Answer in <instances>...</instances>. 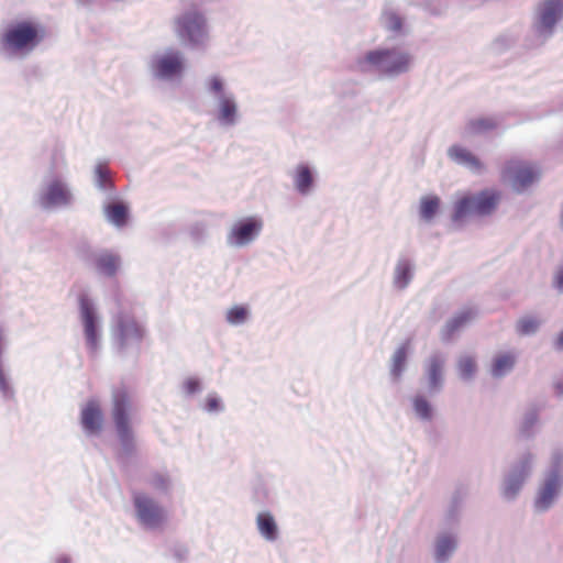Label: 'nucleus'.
Here are the masks:
<instances>
[{"label": "nucleus", "mask_w": 563, "mask_h": 563, "mask_svg": "<svg viewBox=\"0 0 563 563\" xmlns=\"http://www.w3.org/2000/svg\"><path fill=\"white\" fill-rule=\"evenodd\" d=\"M47 34V27L36 19H13L0 30V56L5 60L25 59L46 40Z\"/></svg>", "instance_id": "nucleus-1"}, {"label": "nucleus", "mask_w": 563, "mask_h": 563, "mask_svg": "<svg viewBox=\"0 0 563 563\" xmlns=\"http://www.w3.org/2000/svg\"><path fill=\"white\" fill-rule=\"evenodd\" d=\"M413 56L397 46H378L364 52L354 60L355 70L363 75H375L378 79H396L409 73Z\"/></svg>", "instance_id": "nucleus-2"}, {"label": "nucleus", "mask_w": 563, "mask_h": 563, "mask_svg": "<svg viewBox=\"0 0 563 563\" xmlns=\"http://www.w3.org/2000/svg\"><path fill=\"white\" fill-rule=\"evenodd\" d=\"M110 333L113 353L121 360L134 356L137 361L148 333L146 320L132 311L119 309L111 319Z\"/></svg>", "instance_id": "nucleus-3"}, {"label": "nucleus", "mask_w": 563, "mask_h": 563, "mask_svg": "<svg viewBox=\"0 0 563 563\" xmlns=\"http://www.w3.org/2000/svg\"><path fill=\"white\" fill-rule=\"evenodd\" d=\"M132 402L124 386L112 390L111 419L120 449L117 459L128 464L136 453L135 433L131 421Z\"/></svg>", "instance_id": "nucleus-4"}, {"label": "nucleus", "mask_w": 563, "mask_h": 563, "mask_svg": "<svg viewBox=\"0 0 563 563\" xmlns=\"http://www.w3.org/2000/svg\"><path fill=\"white\" fill-rule=\"evenodd\" d=\"M563 493V450L555 449L551 452L549 462L542 471L532 508L536 514H545L560 499Z\"/></svg>", "instance_id": "nucleus-5"}, {"label": "nucleus", "mask_w": 563, "mask_h": 563, "mask_svg": "<svg viewBox=\"0 0 563 563\" xmlns=\"http://www.w3.org/2000/svg\"><path fill=\"white\" fill-rule=\"evenodd\" d=\"M499 201V191L492 188H485L474 194H465L453 203L451 213L452 224L460 228L467 218L488 217L497 209Z\"/></svg>", "instance_id": "nucleus-6"}, {"label": "nucleus", "mask_w": 563, "mask_h": 563, "mask_svg": "<svg viewBox=\"0 0 563 563\" xmlns=\"http://www.w3.org/2000/svg\"><path fill=\"white\" fill-rule=\"evenodd\" d=\"M562 19L563 0L541 1L532 19V34L525 37V46L529 49L543 46L554 36L556 25Z\"/></svg>", "instance_id": "nucleus-7"}, {"label": "nucleus", "mask_w": 563, "mask_h": 563, "mask_svg": "<svg viewBox=\"0 0 563 563\" xmlns=\"http://www.w3.org/2000/svg\"><path fill=\"white\" fill-rule=\"evenodd\" d=\"M206 93L216 101V120L219 125L231 128L240 120L239 106L235 95L227 88L225 79L219 74H212L203 80Z\"/></svg>", "instance_id": "nucleus-8"}, {"label": "nucleus", "mask_w": 563, "mask_h": 563, "mask_svg": "<svg viewBox=\"0 0 563 563\" xmlns=\"http://www.w3.org/2000/svg\"><path fill=\"white\" fill-rule=\"evenodd\" d=\"M147 70L153 80L168 84L178 82L186 70L185 55L175 47L153 53L147 60Z\"/></svg>", "instance_id": "nucleus-9"}, {"label": "nucleus", "mask_w": 563, "mask_h": 563, "mask_svg": "<svg viewBox=\"0 0 563 563\" xmlns=\"http://www.w3.org/2000/svg\"><path fill=\"white\" fill-rule=\"evenodd\" d=\"M176 30L181 42L195 51H203L209 41L207 18L197 10H188L176 20Z\"/></svg>", "instance_id": "nucleus-10"}, {"label": "nucleus", "mask_w": 563, "mask_h": 563, "mask_svg": "<svg viewBox=\"0 0 563 563\" xmlns=\"http://www.w3.org/2000/svg\"><path fill=\"white\" fill-rule=\"evenodd\" d=\"M534 462L536 455L531 451H525L510 464L500 484V496L504 500L515 501L518 498L532 474Z\"/></svg>", "instance_id": "nucleus-11"}, {"label": "nucleus", "mask_w": 563, "mask_h": 563, "mask_svg": "<svg viewBox=\"0 0 563 563\" xmlns=\"http://www.w3.org/2000/svg\"><path fill=\"white\" fill-rule=\"evenodd\" d=\"M79 319L82 325L86 349L91 357L101 349L102 321L93 300L87 294L78 296Z\"/></svg>", "instance_id": "nucleus-12"}, {"label": "nucleus", "mask_w": 563, "mask_h": 563, "mask_svg": "<svg viewBox=\"0 0 563 563\" xmlns=\"http://www.w3.org/2000/svg\"><path fill=\"white\" fill-rule=\"evenodd\" d=\"M132 505L137 523L145 530H161L167 522V510L152 496L142 493H132Z\"/></svg>", "instance_id": "nucleus-13"}, {"label": "nucleus", "mask_w": 563, "mask_h": 563, "mask_svg": "<svg viewBox=\"0 0 563 563\" xmlns=\"http://www.w3.org/2000/svg\"><path fill=\"white\" fill-rule=\"evenodd\" d=\"M35 202L42 210L69 207L74 195L69 185L59 176L53 175L35 195Z\"/></svg>", "instance_id": "nucleus-14"}, {"label": "nucleus", "mask_w": 563, "mask_h": 563, "mask_svg": "<svg viewBox=\"0 0 563 563\" xmlns=\"http://www.w3.org/2000/svg\"><path fill=\"white\" fill-rule=\"evenodd\" d=\"M262 229L263 221L260 217L250 216L239 219L227 235V244L232 247H244L258 238Z\"/></svg>", "instance_id": "nucleus-15"}, {"label": "nucleus", "mask_w": 563, "mask_h": 563, "mask_svg": "<svg viewBox=\"0 0 563 563\" xmlns=\"http://www.w3.org/2000/svg\"><path fill=\"white\" fill-rule=\"evenodd\" d=\"M102 211L106 220L115 228H124L130 222L131 208L118 192L113 197H104Z\"/></svg>", "instance_id": "nucleus-16"}, {"label": "nucleus", "mask_w": 563, "mask_h": 563, "mask_svg": "<svg viewBox=\"0 0 563 563\" xmlns=\"http://www.w3.org/2000/svg\"><path fill=\"white\" fill-rule=\"evenodd\" d=\"M104 417L99 402L89 399L80 410V426L87 437H98L103 429Z\"/></svg>", "instance_id": "nucleus-17"}, {"label": "nucleus", "mask_w": 563, "mask_h": 563, "mask_svg": "<svg viewBox=\"0 0 563 563\" xmlns=\"http://www.w3.org/2000/svg\"><path fill=\"white\" fill-rule=\"evenodd\" d=\"M444 357L441 353H432L424 365V377L430 395H438L444 386Z\"/></svg>", "instance_id": "nucleus-18"}, {"label": "nucleus", "mask_w": 563, "mask_h": 563, "mask_svg": "<svg viewBox=\"0 0 563 563\" xmlns=\"http://www.w3.org/2000/svg\"><path fill=\"white\" fill-rule=\"evenodd\" d=\"M7 347V331L0 324V397L3 401H11L15 399V389L5 364Z\"/></svg>", "instance_id": "nucleus-19"}, {"label": "nucleus", "mask_w": 563, "mask_h": 563, "mask_svg": "<svg viewBox=\"0 0 563 563\" xmlns=\"http://www.w3.org/2000/svg\"><path fill=\"white\" fill-rule=\"evenodd\" d=\"M459 548L457 536L453 532H439L433 542L434 563H449Z\"/></svg>", "instance_id": "nucleus-20"}, {"label": "nucleus", "mask_w": 563, "mask_h": 563, "mask_svg": "<svg viewBox=\"0 0 563 563\" xmlns=\"http://www.w3.org/2000/svg\"><path fill=\"white\" fill-rule=\"evenodd\" d=\"M292 181L296 191L301 196L310 195L317 184V170L308 163H300L295 167Z\"/></svg>", "instance_id": "nucleus-21"}, {"label": "nucleus", "mask_w": 563, "mask_h": 563, "mask_svg": "<svg viewBox=\"0 0 563 563\" xmlns=\"http://www.w3.org/2000/svg\"><path fill=\"white\" fill-rule=\"evenodd\" d=\"M465 497L466 492L463 487H457L454 489L443 516V523L445 527L454 528L459 526Z\"/></svg>", "instance_id": "nucleus-22"}, {"label": "nucleus", "mask_w": 563, "mask_h": 563, "mask_svg": "<svg viewBox=\"0 0 563 563\" xmlns=\"http://www.w3.org/2000/svg\"><path fill=\"white\" fill-rule=\"evenodd\" d=\"M475 316L476 311L472 308H467L455 313L441 329L440 336L442 342H450L455 333L474 319Z\"/></svg>", "instance_id": "nucleus-23"}, {"label": "nucleus", "mask_w": 563, "mask_h": 563, "mask_svg": "<svg viewBox=\"0 0 563 563\" xmlns=\"http://www.w3.org/2000/svg\"><path fill=\"white\" fill-rule=\"evenodd\" d=\"M511 179L517 191H522L539 179V170L529 166H507L505 169Z\"/></svg>", "instance_id": "nucleus-24"}, {"label": "nucleus", "mask_w": 563, "mask_h": 563, "mask_svg": "<svg viewBox=\"0 0 563 563\" xmlns=\"http://www.w3.org/2000/svg\"><path fill=\"white\" fill-rule=\"evenodd\" d=\"M448 156L457 165L465 166L471 170L478 172L483 168V163L467 148L454 144L449 147Z\"/></svg>", "instance_id": "nucleus-25"}, {"label": "nucleus", "mask_w": 563, "mask_h": 563, "mask_svg": "<svg viewBox=\"0 0 563 563\" xmlns=\"http://www.w3.org/2000/svg\"><path fill=\"white\" fill-rule=\"evenodd\" d=\"M255 521L257 531L264 540L275 542L279 538V528L271 511L258 512Z\"/></svg>", "instance_id": "nucleus-26"}, {"label": "nucleus", "mask_w": 563, "mask_h": 563, "mask_svg": "<svg viewBox=\"0 0 563 563\" xmlns=\"http://www.w3.org/2000/svg\"><path fill=\"white\" fill-rule=\"evenodd\" d=\"M410 351V341L402 342L394 352L390 358V376L395 382H398L404 375Z\"/></svg>", "instance_id": "nucleus-27"}, {"label": "nucleus", "mask_w": 563, "mask_h": 563, "mask_svg": "<svg viewBox=\"0 0 563 563\" xmlns=\"http://www.w3.org/2000/svg\"><path fill=\"white\" fill-rule=\"evenodd\" d=\"M415 265L411 260L400 256L397 260L393 284L395 288L404 290L406 289L413 278Z\"/></svg>", "instance_id": "nucleus-28"}, {"label": "nucleus", "mask_w": 563, "mask_h": 563, "mask_svg": "<svg viewBox=\"0 0 563 563\" xmlns=\"http://www.w3.org/2000/svg\"><path fill=\"white\" fill-rule=\"evenodd\" d=\"M111 172L106 163H98L93 169V185L104 194V197H113L118 192L114 183L110 179Z\"/></svg>", "instance_id": "nucleus-29"}, {"label": "nucleus", "mask_w": 563, "mask_h": 563, "mask_svg": "<svg viewBox=\"0 0 563 563\" xmlns=\"http://www.w3.org/2000/svg\"><path fill=\"white\" fill-rule=\"evenodd\" d=\"M120 265L121 257L118 254L104 250L99 253L93 266L99 274L111 278L117 275Z\"/></svg>", "instance_id": "nucleus-30"}, {"label": "nucleus", "mask_w": 563, "mask_h": 563, "mask_svg": "<svg viewBox=\"0 0 563 563\" xmlns=\"http://www.w3.org/2000/svg\"><path fill=\"white\" fill-rule=\"evenodd\" d=\"M146 484L161 496H170L174 489L173 478L167 471L152 472L145 479Z\"/></svg>", "instance_id": "nucleus-31"}, {"label": "nucleus", "mask_w": 563, "mask_h": 563, "mask_svg": "<svg viewBox=\"0 0 563 563\" xmlns=\"http://www.w3.org/2000/svg\"><path fill=\"white\" fill-rule=\"evenodd\" d=\"M380 22L383 27L394 37L406 35L405 20L398 12L391 9L384 10Z\"/></svg>", "instance_id": "nucleus-32"}, {"label": "nucleus", "mask_w": 563, "mask_h": 563, "mask_svg": "<svg viewBox=\"0 0 563 563\" xmlns=\"http://www.w3.org/2000/svg\"><path fill=\"white\" fill-rule=\"evenodd\" d=\"M516 365V356L510 353H500L494 356L490 365V375L494 378H503L508 375Z\"/></svg>", "instance_id": "nucleus-33"}, {"label": "nucleus", "mask_w": 563, "mask_h": 563, "mask_svg": "<svg viewBox=\"0 0 563 563\" xmlns=\"http://www.w3.org/2000/svg\"><path fill=\"white\" fill-rule=\"evenodd\" d=\"M539 416V409L537 407H531L526 410L519 426L520 438L530 440L534 437Z\"/></svg>", "instance_id": "nucleus-34"}, {"label": "nucleus", "mask_w": 563, "mask_h": 563, "mask_svg": "<svg viewBox=\"0 0 563 563\" xmlns=\"http://www.w3.org/2000/svg\"><path fill=\"white\" fill-rule=\"evenodd\" d=\"M411 406L416 417L419 420L429 422L433 419V405L423 394L415 395L411 399Z\"/></svg>", "instance_id": "nucleus-35"}, {"label": "nucleus", "mask_w": 563, "mask_h": 563, "mask_svg": "<svg viewBox=\"0 0 563 563\" xmlns=\"http://www.w3.org/2000/svg\"><path fill=\"white\" fill-rule=\"evenodd\" d=\"M441 199L437 195L421 197L419 216L426 222H431L440 211Z\"/></svg>", "instance_id": "nucleus-36"}, {"label": "nucleus", "mask_w": 563, "mask_h": 563, "mask_svg": "<svg viewBox=\"0 0 563 563\" xmlns=\"http://www.w3.org/2000/svg\"><path fill=\"white\" fill-rule=\"evenodd\" d=\"M497 128V123L490 118H475L468 120L464 128L465 136L482 135Z\"/></svg>", "instance_id": "nucleus-37"}, {"label": "nucleus", "mask_w": 563, "mask_h": 563, "mask_svg": "<svg viewBox=\"0 0 563 563\" xmlns=\"http://www.w3.org/2000/svg\"><path fill=\"white\" fill-rule=\"evenodd\" d=\"M456 367H457L459 377L463 382L473 380L477 373L476 360L471 355H463V356L459 357Z\"/></svg>", "instance_id": "nucleus-38"}, {"label": "nucleus", "mask_w": 563, "mask_h": 563, "mask_svg": "<svg viewBox=\"0 0 563 563\" xmlns=\"http://www.w3.org/2000/svg\"><path fill=\"white\" fill-rule=\"evenodd\" d=\"M251 310L245 305H235L231 307L225 314V320L230 325L239 327L249 321Z\"/></svg>", "instance_id": "nucleus-39"}, {"label": "nucleus", "mask_w": 563, "mask_h": 563, "mask_svg": "<svg viewBox=\"0 0 563 563\" xmlns=\"http://www.w3.org/2000/svg\"><path fill=\"white\" fill-rule=\"evenodd\" d=\"M202 409L210 415H219L225 410L221 397L217 393H209L206 397Z\"/></svg>", "instance_id": "nucleus-40"}, {"label": "nucleus", "mask_w": 563, "mask_h": 563, "mask_svg": "<svg viewBox=\"0 0 563 563\" xmlns=\"http://www.w3.org/2000/svg\"><path fill=\"white\" fill-rule=\"evenodd\" d=\"M189 554V550L186 544L181 542H173L167 545L166 556H172L176 563H184Z\"/></svg>", "instance_id": "nucleus-41"}, {"label": "nucleus", "mask_w": 563, "mask_h": 563, "mask_svg": "<svg viewBox=\"0 0 563 563\" xmlns=\"http://www.w3.org/2000/svg\"><path fill=\"white\" fill-rule=\"evenodd\" d=\"M539 321L532 317L521 318L517 323V332L521 335H532L539 329Z\"/></svg>", "instance_id": "nucleus-42"}, {"label": "nucleus", "mask_w": 563, "mask_h": 563, "mask_svg": "<svg viewBox=\"0 0 563 563\" xmlns=\"http://www.w3.org/2000/svg\"><path fill=\"white\" fill-rule=\"evenodd\" d=\"M432 15H441L448 8V0H417Z\"/></svg>", "instance_id": "nucleus-43"}, {"label": "nucleus", "mask_w": 563, "mask_h": 563, "mask_svg": "<svg viewBox=\"0 0 563 563\" xmlns=\"http://www.w3.org/2000/svg\"><path fill=\"white\" fill-rule=\"evenodd\" d=\"M77 255L84 263L95 265L99 253L89 243L82 242L77 247Z\"/></svg>", "instance_id": "nucleus-44"}, {"label": "nucleus", "mask_w": 563, "mask_h": 563, "mask_svg": "<svg viewBox=\"0 0 563 563\" xmlns=\"http://www.w3.org/2000/svg\"><path fill=\"white\" fill-rule=\"evenodd\" d=\"M253 500L260 506H267L273 501L267 487L261 483L254 487Z\"/></svg>", "instance_id": "nucleus-45"}, {"label": "nucleus", "mask_w": 563, "mask_h": 563, "mask_svg": "<svg viewBox=\"0 0 563 563\" xmlns=\"http://www.w3.org/2000/svg\"><path fill=\"white\" fill-rule=\"evenodd\" d=\"M183 388L187 396H192L201 391V380L198 377H189L184 382Z\"/></svg>", "instance_id": "nucleus-46"}, {"label": "nucleus", "mask_w": 563, "mask_h": 563, "mask_svg": "<svg viewBox=\"0 0 563 563\" xmlns=\"http://www.w3.org/2000/svg\"><path fill=\"white\" fill-rule=\"evenodd\" d=\"M552 287L559 292L563 294V262L558 265L553 277H552Z\"/></svg>", "instance_id": "nucleus-47"}, {"label": "nucleus", "mask_w": 563, "mask_h": 563, "mask_svg": "<svg viewBox=\"0 0 563 563\" xmlns=\"http://www.w3.org/2000/svg\"><path fill=\"white\" fill-rule=\"evenodd\" d=\"M60 163H63V157L57 150H54L51 156L49 175H53L59 168Z\"/></svg>", "instance_id": "nucleus-48"}, {"label": "nucleus", "mask_w": 563, "mask_h": 563, "mask_svg": "<svg viewBox=\"0 0 563 563\" xmlns=\"http://www.w3.org/2000/svg\"><path fill=\"white\" fill-rule=\"evenodd\" d=\"M495 44L501 45L504 48H508L512 44V40L509 36L503 35L496 38Z\"/></svg>", "instance_id": "nucleus-49"}, {"label": "nucleus", "mask_w": 563, "mask_h": 563, "mask_svg": "<svg viewBox=\"0 0 563 563\" xmlns=\"http://www.w3.org/2000/svg\"><path fill=\"white\" fill-rule=\"evenodd\" d=\"M553 347L558 352H563V330L558 334Z\"/></svg>", "instance_id": "nucleus-50"}, {"label": "nucleus", "mask_w": 563, "mask_h": 563, "mask_svg": "<svg viewBox=\"0 0 563 563\" xmlns=\"http://www.w3.org/2000/svg\"><path fill=\"white\" fill-rule=\"evenodd\" d=\"M553 387H554L556 395L560 397H563V382L562 380L555 382Z\"/></svg>", "instance_id": "nucleus-51"}, {"label": "nucleus", "mask_w": 563, "mask_h": 563, "mask_svg": "<svg viewBox=\"0 0 563 563\" xmlns=\"http://www.w3.org/2000/svg\"><path fill=\"white\" fill-rule=\"evenodd\" d=\"M76 1L79 5H82L86 8H91L96 2V0H76Z\"/></svg>", "instance_id": "nucleus-52"}, {"label": "nucleus", "mask_w": 563, "mask_h": 563, "mask_svg": "<svg viewBox=\"0 0 563 563\" xmlns=\"http://www.w3.org/2000/svg\"><path fill=\"white\" fill-rule=\"evenodd\" d=\"M70 562H71L70 558L66 554L59 555L55 561V563H70Z\"/></svg>", "instance_id": "nucleus-53"}]
</instances>
